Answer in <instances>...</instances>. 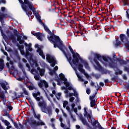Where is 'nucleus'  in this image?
I'll return each mask as SVG.
<instances>
[{
  "label": "nucleus",
  "instance_id": "1",
  "mask_svg": "<svg viewBox=\"0 0 129 129\" xmlns=\"http://www.w3.org/2000/svg\"><path fill=\"white\" fill-rule=\"evenodd\" d=\"M37 15H36V18L38 20L39 23H41V25H43V28L47 33L51 35L50 36H47V39L50 41L51 44H53L54 48H58L61 52H62L63 54L66 56V58L69 60V62L72 60V56L71 55V53L68 51L67 53L65 51V50H67V48L66 47L64 44H63V41L61 40L60 38L54 34V33H52V32L49 29L48 27L45 25V24L43 23L42 20H41V16L39 15V13H37Z\"/></svg>",
  "mask_w": 129,
  "mask_h": 129
},
{
  "label": "nucleus",
  "instance_id": "2",
  "mask_svg": "<svg viewBox=\"0 0 129 129\" xmlns=\"http://www.w3.org/2000/svg\"><path fill=\"white\" fill-rule=\"evenodd\" d=\"M41 93L39 91H37L36 93H33L32 96L36 99V101H38V106L41 108V111L44 113H47L49 115H52V106H46V102L44 101V98L42 96H40Z\"/></svg>",
  "mask_w": 129,
  "mask_h": 129
},
{
  "label": "nucleus",
  "instance_id": "3",
  "mask_svg": "<svg viewBox=\"0 0 129 129\" xmlns=\"http://www.w3.org/2000/svg\"><path fill=\"white\" fill-rule=\"evenodd\" d=\"M19 3L21 5V8L22 9L23 11L25 12L28 16V17H30L32 16V15H35V17L37 16V14H36V8L34 7V4L32 2L29 0H25L24 2L23 0H18ZM30 10L31 11L29 12V10Z\"/></svg>",
  "mask_w": 129,
  "mask_h": 129
},
{
  "label": "nucleus",
  "instance_id": "4",
  "mask_svg": "<svg viewBox=\"0 0 129 129\" xmlns=\"http://www.w3.org/2000/svg\"><path fill=\"white\" fill-rule=\"evenodd\" d=\"M94 55L95 56L93 58V61L97 65V69H98V70H102V67H101V65H100V63L98 61L97 59L99 61H101V60L103 59L105 62H108V59L107 58L108 57L105 56H101L100 54L98 53H94Z\"/></svg>",
  "mask_w": 129,
  "mask_h": 129
},
{
  "label": "nucleus",
  "instance_id": "5",
  "mask_svg": "<svg viewBox=\"0 0 129 129\" xmlns=\"http://www.w3.org/2000/svg\"><path fill=\"white\" fill-rule=\"evenodd\" d=\"M69 49H70V51L71 52L73 59L72 60V62L75 66H78V63H79V60H78V57L80 56V55L77 52H74L73 49L71 47V46H69Z\"/></svg>",
  "mask_w": 129,
  "mask_h": 129
},
{
  "label": "nucleus",
  "instance_id": "6",
  "mask_svg": "<svg viewBox=\"0 0 129 129\" xmlns=\"http://www.w3.org/2000/svg\"><path fill=\"white\" fill-rule=\"evenodd\" d=\"M119 37L121 42L125 45V48H126L127 50H129V41L127 37H126V36L123 34H121Z\"/></svg>",
  "mask_w": 129,
  "mask_h": 129
},
{
  "label": "nucleus",
  "instance_id": "7",
  "mask_svg": "<svg viewBox=\"0 0 129 129\" xmlns=\"http://www.w3.org/2000/svg\"><path fill=\"white\" fill-rule=\"evenodd\" d=\"M109 66L111 68H113L114 71L117 70V71L118 72H115V75H121L122 74V71L119 70V69L117 67V66L114 63V62H109Z\"/></svg>",
  "mask_w": 129,
  "mask_h": 129
},
{
  "label": "nucleus",
  "instance_id": "8",
  "mask_svg": "<svg viewBox=\"0 0 129 129\" xmlns=\"http://www.w3.org/2000/svg\"><path fill=\"white\" fill-rule=\"evenodd\" d=\"M38 85L40 88H41V89L44 91V92L46 93V91L45 90V89H44V87L45 88V89L47 90V88L49 87V84L44 80H40L39 82L38 83Z\"/></svg>",
  "mask_w": 129,
  "mask_h": 129
},
{
  "label": "nucleus",
  "instance_id": "9",
  "mask_svg": "<svg viewBox=\"0 0 129 129\" xmlns=\"http://www.w3.org/2000/svg\"><path fill=\"white\" fill-rule=\"evenodd\" d=\"M46 60L48 61V63H50L51 67H54L56 65V61L55 59V57L51 56L50 54L46 55Z\"/></svg>",
  "mask_w": 129,
  "mask_h": 129
},
{
  "label": "nucleus",
  "instance_id": "10",
  "mask_svg": "<svg viewBox=\"0 0 129 129\" xmlns=\"http://www.w3.org/2000/svg\"><path fill=\"white\" fill-rule=\"evenodd\" d=\"M59 76L60 78V80L63 81V84H64V85H66V87H68L69 86H70V83H69V82L67 80V79L65 78V75H64L63 73H60Z\"/></svg>",
  "mask_w": 129,
  "mask_h": 129
},
{
  "label": "nucleus",
  "instance_id": "11",
  "mask_svg": "<svg viewBox=\"0 0 129 129\" xmlns=\"http://www.w3.org/2000/svg\"><path fill=\"white\" fill-rule=\"evenodd\" d=\"M84 116L85 117H87L88 120L92 117V111L91 110H89L87 112V110H86V108H84Z\"/></svg>",
  "mask_w": 129,
  "mask_h": 129
},
{
  "label": "nucleus",
  "instance_id": "12",
  "mask_svg": "<svg viewBox=\"0 0 129 129\" xmlns=\"http://www.w3.org/2000/svg\"><path fill=\"white\" fill-rule=\"evenodd\" d=\"M78 69L79 71H80V72H81L82 73H83L84 74H85L87 78H88L90 77L88 74L85 73V70L83 69V64L81 63H79L78 66Z\"/></svg>",
  "mask_w": 129,
  "mask_h": 129
},
{
  "label": "nucleus",
  "instance_id": "13",
  "mask_svg": "<svg viewBox=\"0 0 129 129\" xmlns=\"http://www.w3.org/2000/svg\"><path fill=\"white\" fill-rule=\"evenodd\" d=\"M33 36H36V38L39 40V41H43V37L44 36V35L43 34L41 33V32H36L34 33H33V32L31 33Z\"/></svg>",
  "mask_w": 129,
  "mask_h": 129
},
{
  "label": "nucleus",
  "instance_id": "14",
  "mask_svg": "<svg viewBox=\"0 0 129 129\" xmlns=\"http://www.w3.org/2000/svg\"><path fill=\"white\" fill-rule=\"evenodd\" d=\"M31 124H32V125H34V126H39V125H45V123L43 121L37 122L35 120H31Z\"/></svg>",
  "mask_w": 129,
  "mask_h": 129
},
{
  "label": "nucleus",
  "instance_id": "15",
  "mask_svg": "<svg viewBox=\"0 0 129 129\" xmlns=\"http://www.w3.org/2000/svg\"><path fill=\"white\" fill-rule=\"evenodd\" d=\"M78 60H80L81 62L82 63H83L85 68H86V69H89V64H88V62L86 61L85 60H83V59H82L80 56H79V57H78Z\"/></svg>",
  "mask_w": 129,
  "mask_h": 129
},
{
  "label": "nucleus",
  "instance_id": "16",
  "mask_svg": "<svg viewBox=\"0 0 129 129\" xmlns=\"http://www.w3.org/2000/svg\"><path fill=\"white\" fill-rule=\"evenodd\" d=\"M36 52L39 53L40 56L42 57V59H45V54H44V52L42 50V48L37 49Z\"/></svg>",
  "mask_w": 129,
  "mask_h": 129
},
{
  "label": "nucleus",
  "instance_id": "17",
  "mask_svg": "<svg viewBox=\"0 0 129 129\" xmlns=\"http://www.w3.org/2000/svg\"><path fill=\"white\" fill-rule=\"evenodd\" d=\"M80 119L82 123L84 124V125H87V126L89 125V124H88V122H87L85 118H84L83 117H80Z\"/></svg>",
  "mask_w": 129,
  "mask_h": 129
},
{
  "label": "nucleus",
  "instance_id": "18",
  "mask_svg": "<svg viewBox=\"0 0 129 129\" xmlns=\"http://www.w3.org/2000/svg\"><path fill=\"white\" fill-rule=\"evenodd\" d=\"M4 59H0V72L3 71L4 68H5V63H4Z\"/></svg>",
  "mask_w": 129,
  "mask_h": 129
},
{
  "label": "nucleus",
  "instance_id": "19",
  "mask_svg": "<svg viewBox=\"0 0 129 129\" xmlns=\"http://www.w3.org/2000/svg\"><path fill=\"white\" fill-rule=\"evenodd\" d=\"M13 54L15 57L18 59L20 60L21 57H20V55L19 54V52H18V50L16 49L14 51Z\"/></svg>",
  "mask_w": 129,
  "mask_h": 129
},
{
  "label": "nucleus",
  "instance_id": "20",
  "mask_svg": "<svg viewBox=\"0 0 129 129\" xmlns=\"http://www.w3.org/2000/svg\"><path fill=\"white\" fill-rule=\"evenodd\" d=\"M9 39H11L12 43H17V40L16 39V36L14 34H11L9 36Z\"/></svg>",
  "mask_w": 129,
  "mask_h": 129
},
{
  "label": "nucleus",
  "instance_id": "21",
  "mask_svg": "<svg viewBox=\"0 0 129 129\" xmlns=\"http://www.w3.org/2000/svg\"><path fill=\"white\" fill-rule=\"evenodd\" d=\"M0 98L2 100H5V99H7V97H6V95L5 94V92L4 91H2L0 92Z\"/></svg>",
  "mask_w": 129,
  "mask_h": 129
},
{
  "label": "nucleus",
  "instance_id": "22",
  "mask_svg": "<svg viewBox=\"0 0 129 129\" xmlns=\"http://www.w3.org/2000/svg\"><path fill=\"white\" fill-rule=\"evenodd\" d=\"M117 60L121 64V65H125L126 64V62L125 60H123L121 58H117Z\"/></svg>",
  "mask_w": 129,
  "mask_h": 129
},
{
  "label": "nucleus",
  "instance_id": "23",
  "mask_svg": "<svg viewBox=\"0 0 129 129\" xmlns=\"http://www.w3.org/2000/svg\"><path fill=\"white\" fill-rule=\"evenodd\" d=\"M3 89H4V90H6V91H7V90H8V88L7 87V85H6V84L5 83H0Z\"/></svg>",
  "mask_w": 129,
  "mask_h": 129
},
{
  "label": "nucleus",
  "instance_id": "24",
  "mask_svg": "<svg viewBox=\"0 0 129 129\" xmlns=\"http://www.w3.org/2000/svg\"><path fill=\"white\" fill-rule=\"evenodd\" d=\"M26 87H27V88H29V90H34V89H36V87L32 85L29 86H28V85H26Z\"/></svg>",
  "mask_w": 129,
  "mask_h": 129
},
{
  "label": "nucleus",
  "instance_id": "25",
  "mask_svg": "<svg viewBox=\"0 0 129 129\" xmlns=\"http://www.w3.org/2000/svg\"><path fill=\"white\" fill-rule=\"evenodd\" d=\"M96 105V101L95 100L94 101H90V106L91 107H94Z\"/></svg>",
  "mask_w": 129,
  "mask_h": 129
},
{
  "label": "nucleus",
  "instance_id": "26",
  "mask_svg": "<svg viewBox=\"0 0 129 129\" xmlns=\"http://www.w3.org/2000/svg\"><path fill=\"white\" fill-rule=\"evenodd\" d=\"M3 122H4L5 125H6V126H8L9 125H10V124H11V123H10V122H9V121H8V120H4V119H2Z\"/></svg>",
  "mask_w": 129,
  "mask_h": 129
},
{
  "label": "nucleus",
  "instance_id": "27",
  "mask_svg": "<svg viewBox=\"0 0 129 129\" xmlns=\"http://www.w3.org/2000/svg\"><path fill=\"white\" fill-rule=\"evenodd\" d=\"M25 96H24V93L21 92L20 93V95L17 96L16 97L14 98V99H18L19 98H21V97H24Z\"/></svg>",
  "mask_w": 129,
  "mask_h": 129
},
{
  "label": "nucleus",
  "instance_id": "28",
  "mask_svg": "<svg viewBox=\"0 0 129 129\" xmlns=\"http://www.w3.org/2000/svg\"><path fill=\"white\" fill-rule=\"evenodd\" d=\"M121 44V42H120V41L118 40V39H116V43L115 44V46H116V47L120 46Z\"/></svg>",
  "mask_w": 129,
  "mask_h": 129
},
{
  "label": "nucleus",
  "instance_id": "29",
  "mask_svg": "<svg viewBox=\"0 0 129 129\" xmlns=\"http://www.w3.org/2000/svg\"><path fill=\"white\" fill-rule=\"evenodd\" d=\"M123 6H128V0H122Z\"/></svg>",
  "mask_w": 129,
  "mask_h": 129
},
{
  "label": "nucleus",
  "instance_id": "30",
  "mask_svg": "<svg viewBox=\"0 0 129 129\" xmlns=\"http://www.w3.org/2000/svg\"><path fill=\"white\" fill-rule=\"evenodd\" d=\"M22 90L23 91V93L25 95H29V93L28 92V91L26 89V88H23L22 89Z\"/></svg>",
  "mask_w": 129,
  "mask_h": 129
},
{
  "label": "nucleus",
  "instance_id": "31",
  "mask_svg": "<svg viewBox=\"0 0 129 129\" xmlns=\"http://www.w3.org/2000/svg\"><path fill=\"white\" fill-rule=\"evenodd\" d=\"M55 81L57 82V85H61V83H60V78H59V77H58V75H57V79H56Z\"/></svg>",
  "mask_w": 129,
  "mask_h": 129
},
{
  "label": "nucleus",
  "instance_id": "32",
  "mask_svg": "<svg viewBox=\"0 0 129 129\" xmlns=\"http://www.w3.org/2000/svg\"><path fill=\"white\" fill-rule=\"evenodd\" d=\"M73 91H74V96H75L76 98H78V96H79V95L78 94V93L76 92V90H74Z\"/></svg>",
  "mask_w": 129,
  "mask_h": 129
},
{
  "label": "nucleus",
  "instance_id": "33",
  "mask_svg": "<svg viewBox=\"0 0 129 129\" xmlns=\"http://www.w3.org/2000/svg\"><path fill=\"white\" fill-rule=\"evenodd\" d=\"M92 76L93 77H95L96 79H99V78H100V75H96L95 74H93Z\"/></svg>",
  "mask_w": 129,
  "mask_h": 129
},
{
  "label": "nucleus",
  "instance_id": "34",
  "mask_svg": "<svg viewBox=\"0 0 129 129\" xmlns=\"http://www.w3.org/2000/svg\"><path fill=\"white\" fill-rule=\"evenodd\" d=\"M67 105H68V101H64L63 102V108H65V107H66V106H67Z\"/></svg>",
  "mask_w": 129,
  "mask_h": 129
},
{
  "label": "nucleus",
  "instance_id": "35",
  "mask_svg": "<svg viewBox=\"0 0 129 129\" xmlns=\"http://www.w3.org/2000/svg\"><path fill=\"white\" fill-rule=\"evenodd\" d=\"M13 33L15 36H18L19 34H20V32L18 31L17 29H14L13 31Z\"/></svg>",
  "mask_w": 129,
  "mask_h": 129
},
{
  "label": "nucleus",
  "instance_id": "36",
  "mask_svg": "<svg viewBox=\"0 0 129 129\" xmlns=\"http://www.w3.org/2000/svg\"><path fill=\"white\" fill-rule=\"evenodd\" d=\"M75 101H76V104H77V105H78V104H80V100H79V97L76 98Z\"/></svg>",
  "mask_w": 129,
  "mask_h": 129
},
{
  "label": "nucleus",
  "instance_id": "37",
  "mask_svg": "<svg viewBox=\"0 0 129 129\" xmlns=\"http://www.w3.org/2000/svg\"><path fill=\"white\" fill-rule=\"evenodd\" d=\"M12 122L13 123L15 127H16V128L17 127H19V125H18V123L15 121V120L12 121Z\"/></svg>",
  "mask_w": 129,
  "mask_h": 129
},
{
  "label": "nucleus",
  "instance_id": "38",
  "mask_svg": "<svg viewBox=\"0 0 129 129\" xmlns=\"http://www.w3.org/2000/svg\"><path fill=\"white\" fill-rule=\"evenodd\" d=\"M77 76L78 78H79V79H80V80L81 81H84V80H83V79L82 78L81 75H80L78 74H77Z\"/></svg>",
  "mask_w": 129,
  "mask_h": 129
},
{
  "label": "nucleus",
  "instance_id": "39",
  "mask_svg": "<svg viewBox=\"0 0 129 129\" xmlns=\"http://www.w3.org/2000/svg\"><path fill=\"white\" fill-rule=\"evenodd\" d=\"M45 73V72L44 71V70L42 69L39 71V74L40 75V76H43V75H44V73Z\"/></svg>",
  "mask_w": 129,
  "mask_h": 129
},
{
  "label": "nucleus",
  "instance_id": "40",
  "mask_svg": "<svg viewBox=\"0 0 129 129\" xmlns=\"http://www.w3.org/2000/svg\"><path fill=\"white\" fill-rule=\"evenodd\" d=\"M7 108L10 111L13 110V106L11 105V103H9V105H7Z\"/></svg>",
  "mask_w": 129,
  "mask_h": 129
},
{
  "label": "nucleus",
  "instance_id": "41",
  "mask_svg": "<svg viewBox=\"0 0 129 129\" xmlns=\"http://www.w3.org/2000/svg\"><path fill=\"white\" fill-rule=\"evenodd\" d=\"M56 95V97L57 99H59L60 97H61V96L62 95V93H58Z\"/></svg>",
  "mask_w": 129,
  "mask_h": 129
},
{
  "label": "nucleus",
  "instance_id": "42",
  "mask_svg": "<svg viewBox=\"0 0 129 129\" xmlns=\"http://www.w3.org/2000/svg\"><path fill=\"white\" fill-rule=\"evenodd\" d=\"M95 97H95V96L93 95H92V96H90V101L95 100V99H94V98H95Z\"/></svg>",
  "mask_w": 129,
  "mask_h": 129
},
{
  "label": "nucleus",
  "instance_id": "43",
  "mask_svg": "<svg viewBox=\"0 0 129 129\" xmlns=\"http://www.w3.org/2000/svg\"><path fill=\"white\" fill-rule=\"evenodd\" d=\"M7 117H8V118H9V119H10V120H11V121H13V120H15L14 119V117H13V116H12L10 114L9 115H8Z\"/></svg>",
  "mask_w": 129,
  "mask_h": 129
},
{
  "label": "nucleus",
  "instance_id": "44",
  "mask_svg": "<svg viewBox=\"0 0 129 129\" xmlns=\"http://www.w3.org/2000/svg\"><path fill=\"white\" fill-rule=\"evenodd\" d=\"M31 46H32V44H29V45H28V51H29L30 52H32V51H33V48H32V47H31Z\"/></svg>",
  "mask_w": 129,
  "mask_h": 129
},
{
  "label": "nucleus",
  "instance_id": "45",
  "mask_svg": "<svg viewBox=\"0 0 129 129\" xmlns=\"http://www.w3.org/2000/svg\"><path fill=\"white\" fill-rule=\"evenodd\" d=\"M75 99V98L74 97H70L69 100L70 102H73Z\"/></svg>",
  "mask_w": 129,
  "mask_h": 129
},
{
  "label": "nucleus",
  "instance_id": "46",
  "mask_svg": "<svg viewBox=\"0 0 129 129\" xmlns=\"http://www.w3.org/2000/svg\"><path fill=\"white\" fill-rule=\"evenodd\" d=\"M26 99H27V100H28L29 103H31L32 102H33V101L32 100L31 98H30L29 97H26Z\"/></svg>",
  "mask_w": 129,
  "mask_h": 129
},
{
  "label": "nucleus",
  "instance_id": "47",
  "mask_svg": "<svg viewBox=\"0 0 129 129\" xmlns=\"http://www.w3.org/2000/svg\"><path fill=\"white\" fill-rule=\"evenodd\" d=\"M86 91L87 94H88V95L90 94V93L91 92V91L90 90V89H89V88H87Z\"/></svg>",
  "mask_w": 129,
  "mask_h": 129
},
{
  "label": "nucleus",
  "instance_id": "48",
  "mask_svg": "<svg viewBox=\"0 0 129 129\" xmlns=\"http://www.w3.org/2000/svg\"><path fill=\"white\" fill-rule=\"evenodd\" d=\"M49 74H50V75H51V76L54 75V74H55V75H56V72H55V71H51L49 72Z\"/></svg>",
  "mask_w": 129,
  "mask_h": 129
},
{
  "label": "nucleus",
  "instance_id": "49",
  "mask_svg": "<svg viewBox=\"0 0 129 129\" xmlns=\"http://www.w3.org/2000/svg\"><path fill=\"white\" fill-rule=\"evenodd\" d=\"M17 37V41H18V42L19 41H20V40H22V36L20 35H18L17 36H16Z\"/></svg>",
  "mask_w": 129,
  "mask_h": 129
},
{
  "label": "nucleus",
  "instance_id": "50",
  "mask_svg": "<svg viewBox=\"0 0 129 129\" xmlns=\"http://www.w3.org/2000/svg\"><path fill=\"white\" fill-rule=\"evenodd\" d=\"M34 78L35 80H39L40 79V76L39 75H35L34 76Z\"/></svg>",
  "mask_w": 129,
  "mask_h": 129
},
{
  "label": "nucleus",
  "instance_id": "51",
  "mask_svg": "<svg viewBox=\"0 0 129 129\" xmlns=\"http://www.w3.org/2000/svg\"><path fill=\"white\" fill-rule=\"evenodd\" d=\"M68 87V90H73V91L75 90V89H74L73 87H72V86H69V87Z\"/></svg>",
  "mask_w": 129,
  "mask_h": 129
},
{
  "label": "nucleus",
  "instance_id": "52",
  "mask_svg": "<svg viewBox=\"0 0 129 129\" xmlns=\"http://www.w3.org/2000/svg\"><path fill=\"white\" fill-rule=\"evenodd\" d=\"M0 31L1 32V33H2V36H6V34H4V31L3 30V29L2 28V27L0 26Z\"/></svg>",
  "mask_w": 129,
  "mask_h": 129
},
{
  "label": "nucleus",
  "instance_id": "53",
  "mask_svg": "<svg viewBox=\"0 0 129 129\" xmlns=\"http://www.w3.org/2000/svg\"><path fill=\"white\" fill-rule=\"evenodd\" d=\"M18 42H19V44H24V43H25V40L21 39V40H19Z\"/></svg>",
  "mask_w": 129,
  "mask_h": 129
},
{
  "label": "nucleus",
  "instance_id": "54",
  "mask_svg": "<svg viewBox=\"0 0 129 129\" xmlns=\"http://www.w3.org/2000/svg\"><path fill=\"white\" fill-rule=\"evenodd\" d=\"M24 45H20L19 48V50H20V51H22V50H24Z\"/></svg>",
  "mask_w": 129,
  "mask_h": 129
},
{
  "label": "nucleus",
  "instance_id": "55",
  "mask_svg": "<svg viewBox=\"0 0 129 129\" xmlns=\"http://www.w3.org/2000/svg\"><path fill=\"white\" fill-rule=\"evenodd\" d=\"M4 114H5L4 115L5 116H8L10 114V113L8 112V111L7 110L4 111Z\"/></svg>",
  "mask_w": 129,
  "mask_h": 129
},
{
  "label": "nucleus",
  "instance_id": "56",
  "mask_svg": "<svg viewBox=\"0 0 129 129\" xmlns=\"http://www.w3.org/2000/svg\"><path fill=\"white\" fill-rule=\"evenodd\" d=\"M19 67L20 68V69H22L23 71V70L24 69V66L22 64V63H20L19 64Z\"/></svg>",
  "mask_w": 129,
  "mask_h": 129
},
{
  "label": "nucleus",
  "instance_id": "57",
  "mask_svg": "<svg viewBox=\"0 0 129 129\" xmlns=\"http://www.w3.org/2000/svg\"><path fill=\"white\" fill-rule=\"evenodd\" d=\"M111 81H113L114 82H115V81H116V77H114L113 78H111Z\"/></svg>",
  "mask_w": 129,
  "mask_h": 129
},
{
  "label": "nucleus",
  "instance_id": "58",
  "mask_svg": "<svg viewBox=\"0 0 129 129\" xmlns=\"http://www.w3.org/2000/svg\"><path fill=\"white\" fill-rule=\"evenodd\" d=\"M35 48H36L37 49H38V50H39V49L41 48V47H39V44H35V45H34Z\"/></svg>",
  "mask_w": 129,
  "mask_h": 129
},
{
  "label": "nucleus",
  "instance_id": "59",
  "mask_svg": "<svg viewBox=\"0 0 129 129\" xmlns=\"http://www.w3.org/2000/svg\"><path fill=\"white\" fill-rule=\"evenodd\" d=\"M2 51L4 52V54L5 56H8V52H7V51H5L4 49H2Z\"/></svg>",
  "mask_w": 129,
  "mask_h": 129
},
{
  "label": "nucleus",
  "instance_id": "60",
  "mask_svg": "<svg viewBox=\"0 0 129 129\" xmlns=\"http://www.w3.org/2000/svg\"><path fill=\"white\" fill-rule=\"evenodd\" d=\"M26 67H27V68H28V69H31V67L30 66V64L28 63H27L26 64Z\"/></svg>",
  "mask_w": 129,
  "mask_h": 129
},
{
  "label": "nucleus",
  "instance_id": "61",
  "mask_svg": "<svg viewBox=\"0 0 129 129\" xmlns=\"http://www.w3.org/2000/svg\"><path fill=\"white\" fill-rule=\"evenodd\" d=\"M36 118H37V119H40V118H41V115H36Z\"/></svg>",
  "mask_w": 129,
  "mask_h": 129
},
{
  "label": "nucleus",
  "instance_id": "62",
  "mask_svg": "<svg viewBox=\"0 0 129 129\" xmlns=\"http://www.w3.org/2000/svg\"><path fill=\"white\" fill-rule=\"evenodd\" d=\"M52 93L57 97V95L56 94V91L55 90H52Z\"/></svg>",
  "mask_w": 129,
  "mask_h": 129
},
{
  "label": "nucleus",
  "instance_id": "63",
  "mask_svg": "<svg viewBox=\"0 0 129 129\" xmlns=\"http://www.w3.org/2000/svg\"><path fill=\"white\" fill-rule=\"evenodd\" d=\"M64 92V93H66V94H69V91H68V89H66Z\"/></svg>",
  "mask_w": 129,
  "mask_h": 129
},
{
  "label": "nucleus",
  "instance_id": "64",
  "mask_svg": "<svg viewBox=\"0 0 129 129\" xmlns=\"http://www.w3.org/2000/svg\"><path fill=\"white\" fill-rule=\"evenodd\" d=\"M126 34H127V37H129V29L128 28L127 29Z\"/></svg>",
  "mask_w": 129,
  "mask_h": 129
}]
</instances>
